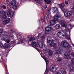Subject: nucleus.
I'll return each instance as SVG.
<instances>
[{
    "label": "nucleus",
    "instance_id": "1",
    "mask_svg": "<svg viewBox=\"0 0 74 74\" xmlns=\"http://www.w3.org/2000/svg\"><path fill=\"white\" fill-rule=\"evenodd\" d=\"M10 34H7V35H5L2 36L1 39L2 40L5 41L7 43H9L10 42V40L9 39L10 37H13V35L12 33H14V30L12 29H11L10 31Z\"/></svg>",
    "mask_w": 74,
    "mask_h": 74
},
{
    "label": "nucleus",
    "instance_id": "2",
    "mask_svg": "<svg viewBox=\"0 0 74 74\" xmlns=\"http://www.w3.org/2000/svg\"><path fill=\"white\" fill-rule=\"evenodd\" d=\"M57 36L58 38H62V37L65 36V38L68 40L70 39V36L67 33H66V31L62 30L59 32L57 34Z\"/></svg>",
    "mask_w": 74,
    "mask_h": 74
},
{
    "label": "nucleus",
    "instance_id": "3",
    "mask_svg": "<svg viewBox=\"0 0 74 74\" xmlns=\"http://www.w3.org/2000/svg\"><path fill=\"white\" fill-rule=\"evenodd\" d=\"M61 16L59 14H56L54 16V19L53 20H54L55 21H57L59 22L61 24L62 26L64 27H67V25L65 23V21L64 20H59L58 18H60Z\"/></svg>",
    "mask_w": 74,
    "mask_h": 74
},
{
    "label": "nucleus",
    "instance_id": "4",
    "mask_svg": "<svg viewBox=\"0 0 74 74\" xmlns=\"http://www.w3.org/2000/svg\"><path fill=\"white\" fill-rule=\"evenodd\" d=\"M50 37H48L47 38V42L48 44H50V47H53L55 46V45H56V43H55V42L54 41V40H51Z\"/></svg>",
    "mask_w": 74,
    "mask_h": 74
},
{
    "label": "nucleus",
    "instance_id": "5",
    "mask_svg": "<svg viewBox=\"0 0 74 74\" xmlns=\"http://www.w3.org/2000/svg\"><path fill=\"white\" fill-rule=\"evenodd\" d=\"M8 6L9 5L10 8L12 7L14 10H17V6L16 5V1L14 0L12 1L11 2L9 5H8Z\"/></svg>",
    "mask_w": 74,
    "mask_h": 74
},
{
    "label": "nucleus",
    "instance_id": "6",
    "mask_svg": "<svg viewBox=\"0 0 74 74\" xmlns=\"http://www.w3.org/2000/svg\"><path fill=\"white\" fill-rule=\"evenodd\" d=\"M61 44L63 47H64V48H67L68 49L70 48V46H69V43L65 41V40L62 41L61 42Z\"/></svg>",
    "mask_w": 74,
    "mask_h": 74
},
{
    "label": "nucleus",
    "instance_id": "7",
    "mask_svg": "<svg viewBox=\"0 0 74 74\" xmlns=\"http://www.w3.org/2000/svg\"><path fill=\"white\" fill-rule=\"evenodd\" d=\"M58 49V50H56L55 51V54H61V52L63 51V47H62V46H59Z\"/></svg>",
    "mask_w": 74,
    "mask_h": 74
},
{
    "label": "nucleus",
    "instance_id": "8",
    "mask_svg": "<svg viewBox=\"0 0 74 74\" xmlns=\"http://www.w3.org/2000/svg\"><path fill=\"white\" fill-rule=\"evenodd\" d=\"M65 11L63 12L64 14V16L65 17H70L71 15H72V12L71 11H67L65 12Z\"/></svg>",
    "mask_w": 74,
    "mask_h": 74
},
{
    "label": "nucleus",
    "instance_id": "9",
    "mask_svg": "<svg viewBox=\"0 0 74 74\" xmlns=\"http://www.w3.org/2000/svg\"><path fill=\"white\" fill-rule=\"evenodd\" d=\"M45 33L48 34L49 33V31H51L52 30V28L51 27V26L49 25L48 27H47L45 29Z\"/></svg>",
    "mask_w": 74,
    "mask_h": 74
},
{
    "label": "nucleus",
    "instance_id": "10",
    "mask_svg": "<svg viewBox=\"0 0 74 74\" xmlns=\"http://www.w3.org/2000/svg\"><path fill=\"white\" fill-rule=\"evenodd\" d=\"M44 45V43L41 41L38 40L37 42V47H39L40 48H42Z\"/></svg>",
    "mask_w": 74,
    "mask_h": 74
},
{
    "label": "nucleus",
    "instance_id": "11",
    "mask_svg": "<svg viewBox=\"0 0 74 74\" xmlns=\"http://www.w3.org/2000/svg\"><path fill=\"white\" fill-rule=\"evenodd\" d=\"M7 15L9 17H13L14 15V12L10 10L9 13H8Z\"/></svg>",
    "mask_w": 74,
    "mask_h": 74
},
{
    "label": "nucleus",
    "instance_id": "12",
    "mask_svg": "<svg viewBox=\"0 0 74 74\" xmlns=\"http://www.w3.org/2000/svg\"><path fill=\"white\" fill-rule=\"evenodd\" d=\"M43 49L44 51H45L46 52H47V53H48V55H50V56H51V55H52V53H53L51 50H50L49 49H47L46 48H45Z\"/></svg>",
    "mask_w": 74,
    "mask_h": 74
},
{
    "label": "nucleus",
    "instance_id": "13",
    "mask_svg": "<svg viewBox=\"0 0 74 74\" xmlns=\"http://www.w3.org/2000/svg\"><path fill=\"white\" fill-rule=\"evenodd\" d=\"M52 11L53 13L58 14L59 12L58 8L56 7H53L52 8Z\"/></svg>",
    "mask_w": 74,
    "mask_h": 74
},
{
    "label": "nucleus",
    "instance_id": "14",
    "mask_svg": "<svg viewBox=\"0 0 74 74\" xmlns=\"http://www.w3.org/2000/svg\"><path fill=\"white\" fill-rule=\"evenodd\" d=\"M51 8L49 9H48V10L47 11V14L46 15V17L45 18V20H46L47 21L48 19H49V18H48V16L51 15Z\"/></svg>",
    "mask_w": 74,
    "mask_h": 74
},
{
    "label": "nucleus",
    "instance_id": "15",
    "mask_svg": "<svg viewBox=\"0 0 74 74\" xmlns=\"http://www.w3.org/2000/svg\"><path fill=\"white\" fill-rule=\"evenodd\" d=\"M65 4L63 3L61 4L60 5V8L62 10L63 12H64V11H66V9L63 8V7H64V6H65Z\"/></svg>",
    "mask_w": 74,
    "mask_h": 74
},
{
    "label": "nucleus",
    "instance_id": "16",
    "mask_svg": "<svg viewBox=\"0 0 74 74\" xmlns=\"http://www.w3.org/2000/svg\"><path fill=\"white\" fill-rule=\"evenodd\" d=\"M64 57L66 59H71V56H70V54H68V53L65 52L64 53Z\"/></svg>",
    "mask_w": 74,
    "mask_h": 74
},
{
    "label": "nucleus",
    "instance_id": "17",
    "mask_svg": "<svg viewBox=\"0 0 74 74\" xmlns=\"http://www.w3.org/2000/svg\"><path fill=\"white\" fill-rule=\"evenodd\" d=\"M32 45L33 47L35 48L36 49V50H38V49L36 48V47L37 46V42H33L32 43Z\"/></svg>",
    "mask_w": 74,
    "mask_h": 74
},
{
    "label": "nucleus",
    "instance_id": "18",
    "mask_svg": "<svg viewBox=\"0 0 74 74\" xmlns=\"http://www.w3.org/2000/svg\"><path fill=\"white\" fill-rule=\"evenodd\" d=\"M50 70L51 71L52 73H55L56 72V70H57V68H56V67H52Z\"/></svg>",
    "mask_w": 74,
    "mask_h": 74
},
{
    "label": "nucleus",
    "instance_id": "19",
    "mask_svg": "<svg viewBox=\"0 0 74 74\" xmlns=\"http://www.w3.org/2000/svg\"><path fill=\"white\" fill-rule=\"evenodd\" d=\"M56 23V21H55V20H53V21H51L50 22V25L51 26H53Z\"/></svg>",
    "mask_w": 74,
    "mask_h": 74
},
{
    "label": "nucleus",
    "instance_id": "20",
    "mask_svg": "<svg viewBox=\"0 0 74 74\" xmlns=\"http://www.w3.org/2000/svg\"><path fill=\"white\" fill-rule=\"evenodd\" d=\"M11 44H10L5 43L3 46L4 48H8L10 46Z\"/></svg>",
    "mask_w": 74,
    "mask_h": 74
},
{
    "label": "nucleus",
    "instance_id": "21",
    "mask_svg": "<svg viewBox=\"0 0 74 74\" xmlns=\"http://www.w3.org/2000/svg\"><path fill=\"white\" fill-rule=\"evenodd\" d=\"M42 57L45 60L46 63V65H47V64H48V60L47 59H46V58H45V57L42 56Z\"/></svg>",
    "mask_w": 74,
    "mask_h": 74
},
{
    "label": "nucleus",
    "instance_id": "22",
    "mask_svg": "<svg viewBox=\"0 0 74 74\" xmlns=\"http://www.w3.org/2000/svg\"><path fill=\"white\" fill-rule=\"evenodd\" d=\"M44 1L47 4H51V0H44Z\"/></svg>",
    "mask_w": 74,
    "mask_h": 74
},
{
    "label": "nucleus",
    "instance_id": "23",
    "mask_svg": "<svg viewBox=\"0 0 74 74\" xmlns=\"http://www.w3.org/2000/svg\"><path fill=\"white\" fill-rule=\"evenodd\" d=\"M55 29H59L60 28V25L59 24L56 25L55 26Z\"/></svg>",
    "mask_w": 74,
    "mask_h": 74
},
{
    "label": "nucleus",
    "instance_id": "24",
    "mask_svg": "<svg viewBox=\"0 0 74 74\" xmlns=\"http://www.w3.org/2000/svg\"><path fill=\"white\" fill-rule=\"evenodd\" d=\"M69 68L70 71H73V70L74 67H73V66L71 65H70L69 66Z\"/></svg>",
    "mask_w": 74,
    "mask_h": 74
},
{
    "label": "nucleus",
    "instance_id": "25",
    "mask_svg": "<svg viewBox=\"0 0 74 74\" xmlns=\"http://www.w3.org/2000/svg\"><path fill=\"white\" fill-rule=\"evenodd\" d=\"M0 13L2 15H4V14H7V12L2 10L0 11Z\"/></svg>",
    "mask_w": 74,
    "mask_h": 74
},
{
    "label": "nucleus",
    "instance_id": "26",
    "mask_svg": "<svg viewBox=\"0 0 74 74\" xmlns=\"http://www.w3.org/2000/svg\"><path fill=\"white\" fill-rule=\"evenodd\" d=\"M2 17L3 18V19H5L6 18H7V15L6 14L2 15Z\"/></svg>",
    "mask_w": 74,
    "mask_h": 74
},
{
    "label": "nucleus",
    "instance_id": "27",
    "mask_svg": "<svg viewBox=\"0 0 74 74\" xmlns=\"http://www.w3.org/2000/svg\"><path fill=\"white\" fill-rule=\"evenodd\" d=\"M41 21H42V22H45V19H42V21L41 20H39L38 22V23H41Z\"/></svg>",
    "mask_w": 74,
    "mask_h": 74
},
{
    "label": "nucleus",
    "instance_id": "28",
    "mask_svg": "<svg viewBox=\"0 0 74 74\" xmlns=\"http://www.w3.org/2000/svg\"><path fill=\"white\" fill-rule=\"evenodd\" d=\"M47 8V6L46 5H44L42 7V8L43 10H44V9H46V8Z\"/></svg>",
    "mask_w": 74,
    "mask_h": 74
},
{
    "label": "nucleus",
    "instance_id": "29",
    "mask_svg": "<svg viewBox=\"0 0 74 74\" xmlns=\"http://www.w3.org/2000/svg\"><path fill=\"white\" fill-rule=\"evenodd\" d=\"M24 41H25V40H23V38H22L20 39V43H24Z\"/></svg>",
    "mask_w": 74,
    "mask_h": 74
},
{
    "label": "nucleus",
    "instance_id": "30",
    "mask_svg": "<svg viewBox=\"0 0 74 74\" xmlns=\"http://www.w3.org/2000/svg\"><path fill=\"white\" fill-rule=\"evenodd\" d=\"M45 74H48V68L46 67V73H45Z\"/></svg>",
    "mask_w": 74,
    "mask_h": 74
},
{
    "label": "nucleus",
    "instance_id": "31",
    "mask_svg": "<svg viewBox=\"0 0 74 74\" xmlns=\"http://www.w3.org/2000/svg\"><path fill=\"white\" fill-rule=\"evenodd\" d=\"M35 38L34 37H32L30 38V39L29 40V41H32L33 40H34Z\"/></svg>",
    "mask_w": 74,
    "mask_h": 74
},
{
    "label": "nucleus",
    "instance_id": "32",
    "mask_svg": "<svg viewBox=\"0 0 74 74\" xmlns=\"http://www.w3.org/2000/svg\"><path fill=\"white\" fill-rule=\"evenodd\" d=\"M5 21L7 23H9V22H10V18H8L6 20H5Z\"/></svg>",
    "mask_w": 74,
    "mask_h": 74
},
{
    "label": "nucleus",
    "instance_id": "33",
    "mask_svg": "<svg viewBox=\"0 0 74 74\" xmlns=\"http://www.w3.org/2000/svg\"><path fill=\"white\" fill-rule=\"evenodd\" d=\"M7 7H6V5H3L2 7V8L3 9H6Z\"/></svg>",
    "mask_w": 74,
    "mask_h": 74
},
{
    "label": "nucleus",
    "instance_id": "34",
    "mask_svg": "<svg viewBox=\"0 0 74 74\" xmlns=\"http://www.w3.org/2000/svg\"><path fill=\"white\" fill-rule=\"evenodd\" d=\"M57 60L58 62H59L60 61H61V60H62V58L58 57V58H57Z\"/></svg>",
    "mask_w": 74,
    "mask_h": 74
},
{
    "label": "nucleus",
    "instance_id": "35",
    "mask_svg": "<svg viewBox=\"0 0 74 74\" xmlns=\"http://www.w3.org/2000/svg\"><path fill=\"white\" fill-rule=\"evenodd\" d=\"M10 44H12V45H14L15 44V41H12L10 42Z\"/></svg>",
    "mask_w": 74,
    "mask_h": 74
},
{
    "label": "nucleus",
    "instance_id": "36",
    "mask_svg": "<svg viewBox=\"0 0 74 74\" xmlns=\"http://www.w3.org/2000/svg\"><path fill=\"white\" fill-rule=\"evenodd\" d=\"M3 32V30L2 29H0V35H1Z\"/></svg>",
    "mask_w": 74,
    "mask_h": 74
},
{
    "label": "nucleus",
    "instance_id": "37",
    "mask_svg": "<svg viewBox=\"0 0 74 74\" xmlns=\"http://www.w3.org/2000/svg\"><path fill=\"white\" fill-rule=\"evenodd\" d=\"M71 61L73 65H74V58L72 59Z\"/></svg>",
    "mask_w": 74,
    "mask_h": 74
},
{
    "label": "nucleus",
    "instance_id": "38",
    "mask_svg": "<svg viewBox=\"0 0 74 74\" xmlns=\"http://www.w3.org/2000/svg\"><path fill=\"white\" fill-rule=\"evenodd\" d=\"M3 25H6V24H7V23L5 20L3 21Z\"/></svg>",
    "mask_w": 74,
    "mask_h": 74
},
{
    "label": "nucleus",
    "instance_id": "39",
    "mask_svg": "<svg viewBox=\"0 0 74 74\" xmlns=\"http://www.w3.org/2000/svg\"><path fill=\"white\" fill-rule=\"evenodd\" d=\"M61 73L62 74H66V72L65 71H63Z\"/></svg>",
    "mask_w": 74,
    "mask_h": 74
},
{
    "label": "nucleus",
    "instance_id": "40",
    "mask_svg": "<svg viewBox=\"0 0 74 74\" xmlns=\"http://www.w3.org/2000/svg\"><path fill=\"white\" fill-rule=\"evenodd\" d=\"M40 38L42 40H43V41H44V36H42L40 37Z\"/></svg>",
    "mask_w": 74,
    "mask_h": 74
},
{
    "label": "nucleus",
    "instance_id": "41",
    "mask_svg": "<svg viewBox=\"0 0 74 74\" xmlns=\"http://www.w3.org/2000/svg\"><path fill=\"white\" fill-rule=\"evenodd\" d=\"M70 30V29L68 28H66L65 29V30L66 31V32H68V31H69V30Z\"/></svg>",
    "mask_w": 74,
    "mask_h": 74
},
{
    "label": "nucleus",
    "instance_id": "42",
    "mask_svg": "<svg viewBox=\"0 0 74 74\" xmlns=\"http://www.w3.org/2000/svg\"><path fill=\"white\" fill-rule=\"evenodd\" d=\"M41 0H35V1L37 2V3H38Z\"/></svg>",
    "mask_w": 74,
    "mask_h": 74
},
{
    "label": "nucleus",
    "instance_id": "43",
    "mask_svg": "<svg viewBox=\"0 0 74 74\" xmlns=\"http://www.w3.org/2000/svg\"><path fill=\"white\" fill-rule=\"evenodd\" d=\"M63 70H64V69L63 68H61L60 69V71L61 73H62V71H64Z\"/></svg>",
    "mask_w": 74,
    "mask_h": 74
},
{
    "label": "nucleus",
    "instance_id": "44",
    "mask_svg": "<svg viewBox=\"0 0 74 74\" xmlns=\"http://www.w3.org/2000/svg\"><path fill=\"white\" fill-rule=\"evenodd\" d=\"M65 4H66V5H69V4L68 3V2L67 1H65Z\"/></svg>",
    "mask_w": 74,
    "mask_h": 74
},
{
    "label": "nucleus",
    "instance_id": "45",
    "mask_svg": "<svg viewBox=\"0 0 74 74\" xmlns=\"http://www.w3.org/2000/svg\"><path fill=\"white\" fill-rule=\"evenodd\" d=\"M19 4V3L18 2H16V5H18Z\"/></svg>",
    "mask_w": 74,
    "mask_h": 74
},
{
    "label": "nucleus",
    "instance_id": "46",
    "mask_svg": "<svg viewBox=\"0 0 74 74\" xmlns=\"http://www.w3.org/2000/svg\"><path fill=\"white\" fill-rule=\"evenodd\" d=\"M3 47V45L1 43H0V47Z\"/></svg>",
    "mask_w": 74,
    "mask_h": 74
},
{
    "label": "nucleus",
    "instance_id": "47",
    "mask_svg": "<svg viewBox=\"0 0 74 74\" xmlns=\"http://www.w3.org/2000/svg\"><path fill=\"white\" fill-rule=\"evenodd\" d=\"M6 74H8V71L7 70H6Z\"/></svg>",
    "mask_w": 74,
    "mask_h": 74
},
{
    "label": "nucleus",
    "instance_id": "48",
    "mask_svg": "<svg viewBox=\"0 0 74 74\" xmlns=\"http://www.w3.org/2000/svg\"><path fill=\"white\" fill-rule=\"evenodd\" d=\"M55 74H61L59 72H58L56 73Z\"/></svg>",
    "mask_w": 74,
    "mask_h": 74
},
{
    "label": "nucleus",
    "instance_id": "49",
    "mask_svg": "<svg viewBox=\"0 0 74 74\" xmlns=\"http://www.w3.org/2000/svg\"><path fill=\"white\" fill-rule=\"evenodd\" d=\"M71 55H72L73 56V57H74V53L73 52H72L71 53Z\"/></svg>",
    "mask_w": 74,
    "mask_h": 74
},
{
    "label": "nucleus",
    "instance_id": "50",
    "mask_svg": "<svg viewBox=\"0 0 74 74\" xmlns=\"http://www.w3.org/2000/svg\"><path fill=\"white\" fill-rule=\"evenodd\" d=\"M17 38H19V36L18 35H17Z\"/></svg>",
    "mask_w": 74,
    "mask_h": 74
},
{
    "label": "nucleus",
    "instance_id": "51",
    "mask_svg": "<svg viewBox=\"0 0 74 74\" xmlns=\"http://www.w3.org/2000/svg\"><path fill=\"white\" fill-rule=\"evenodd\" d=\"M38 5H41V4H40V3H38Z\"/></svg>",
    "mask_w": 74,
    "mask_h": 74
},
{
    "label": "nucleus",
    "instance_id": "52",
    "mask_svg": "<svg viewBox=\"0 0 74 74\" xmlns=\"http://www.w3.org/2000/svg\"><path fill=\"white\" fill-rule=\"evenodd\" d=\"M19 34L20 35H21L22 34H21V32H20L19 33Z\"/></svg>",
    "mask_w": 74,
    "mask_h": 74
},
{
    "label": "nucleus",
    "instance_id": "53",
    "mask_svg": "<svg viewBox=\"0 0 74 74\" xmlns=\"http://www.w3.org/2000/svg\"><path fill=\"white\" fill-rule=\"evenodd\" d=\"M70 42L71 43V40H70Z\"/></svg>",
    "mask_w": 74,
    "mask_h": 74
},
{
    "label": "nucleus",
    "instance_id": "54",
    "mask_svg": "<svg viewBox=\"0 0 74 74\" xmlns=\"http://www.w3.org/2000/svg\"><path fill=\"white\" fill-rule=\"evenodd\" d=\"M71 48H73V47H71Z\"/></svg>",
    "mask_w": 74,
    "mask_h": 74
},
{
    "label": "nucleus",
    "instance_id": "55",
    "mask_svg": "<svg viewBox=\"0 0 74 74\" xmlns=\"http://www.w3.org/2000/svg\"><path fill=\"white\" fill-rule=\"evenodd\" d=\"M73 9L74 10V6L73 8Z\"/></svg>",
    "mask_w": 74,
    "mask_h": 74
},
{
    "label": "nucleus",
    "instance_id": "56",
    "mask_svg": "<svg viewBox=\"0 0 74 74\" xmlns=\"http://www.w3.org/2000/svg\"><path fill=\"white\" fill-rule=\"evenodd\" d=\"M68 1H71V0H68Z\"/></svg>",
    "mask_w": 74,
    "mask_h": 74
},
{
    "label": "nucleus",
    "instance_id": "57",
    "mask_svg": "<svg viewBox=\"0 0 74 74\" xmlns=\"http://www.w3.org/2000/svg\"><path fill=\"white\" fill-rule=\"evenodd\" d=\"M74 21H71V22H73Z\"/></svg>",
    "mask_w": 74,
    "mask_h": 74
},
{
    "label": "nucleus",
    "instance_id": "58",
    "mask_svg": "<svg viewBox=\"0 0 74 74\" xmlns=\"http://www.w3.org/2000/svg\"><path fill=\"white\" fill-rule=\"evenodd\" d=\"M69 33H70V32H69Z\"/></svg>",
    "mask_w": 74,
    "mask_h": 74
},
{
    "label": "nucleus",
    "instance_id": "59",
    "mask_svg": "<svg viewBox=\"0 0 74 74\" xmlns=\"http://www.w3.org/2000/svg\"><path fill=\"white\" fill-rule=\"evenodd\" d=\"M38 37H39V36H38Z\"/></svg>",
    "mask_w": 74,
    "mask_h": 74
},
{
    "label": "nucleus",
    "instance_id": "60",
    "mask_svg": "<svg viewBox=\"0 0 74 74\" xmlns=\"http://www.w3.org/2000/svg\"><path fill=\"white\" fill-rule=\"evenodd\" d=\"M73 4H74V2H73Z\"/></svg>",
    "mask_w": 74,
    "mask_h": 74
},
{
    "label": "nucleus",
    "instance_id": "61",
    "mask_svg": "<svg viewBox=\"0 0 74 74\" xmlns=\"http://www.w3.org/2000/svg\"><path fill=\"white\" fill-rule=\"evenodd\" d=\"M70 21H71V20H70Z\"/></svg>",
    "mask_w": 74,
    "mask_h": 74
},
{
    "label": "nucleus",
    "instance_id": "62",
    "mask_svg": "<svg viewBox=\"0 0 74 74\" xmlns=\"http://www.w3.org/2000/svg\"><path fill=\"white\" fill-rule=\"evenodd\" d=\"M32 1H33V0H32Z\"/></svg>",
    "mask_w": 74,
    "mask_h": 74
}]
</instances>
